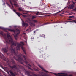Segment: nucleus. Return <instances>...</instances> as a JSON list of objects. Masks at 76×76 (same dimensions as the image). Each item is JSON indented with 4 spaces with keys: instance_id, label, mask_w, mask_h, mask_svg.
Wrapping results in <instances>:
<instances>
[{
    "instance_id": "nucleus-1",
    "label": "nucleus",
    "mask_w": 76,
    "mask_h": 76,
    "mask_svg": "<svg viewBox=\"0 0 76 76\" xmlns=\"http://www.w3.org/2000/svg\"><path fill=\"white\" fill-rule=\"evenodd\" d=\"M0 34H1L4 38L5 42L4 41V43H6V44H10V43H11V46L10 47L9 50L11 51L12 55L14 54V55L17 57H18V59H16L17 61H18L19 62H20L22 64H23V63L24 62L26 64H27L28 62L26 61L27 57H26L25 55H21V56H23V57L24 58V60L23 59L21 58V56L19 55L18 52H16L15 48L13 49V45L16 46L17 45V47L18 48V50H20V47L22 46V45L19 43L17 41H15L14 42H13V40L12 39V37L10 35L7 34V37H6V34L3 33V32L1 31L0 32Z\"/></svg>"
},
{
    "instance_id": "nucleus-2",
    "label": "nucleus",
    "mask_w": 76,
    "mask_h": 76,
    "mask_svg": "<svg viewBox=\"0 0 76 76\" xmlns=\"http://www.w3.org/2000/svg\"><path fill=\"white\" fill-rule=\"evenodd\" d=\"M0 28L1 29H3V30H5V31L8 30L9 31H10V32H14V34H15L16 32H17V34H16L14 35V36L16 40H17V39H18V35H19L20 32V30L17 28L15 30H12V29L8 28H5L1 27H0Z\"/></svg>"
},
{
    "instance_id": "nucleus-3",
    "label": "nucleus",
    "mask_w": 76,
    "mask_h": 76,
    "mask_svg": "<svg viewBox=\"0 0 76 76\" xmlns=\"http://www.w3.org/2000/svg\"><path fill=\"white\" fill-rule=\"evenodd\" d=\"M38 66L43 71L45 72L46 73H45L44 75H42V76H50V74H50V72L45 70L44 69V68L42 66H41L40 65H38Z\"/></svg>"
},
{
    "instance_id": "nucleus-4",
    "label": "nucleus",
    "mask_w": 76,
    "mask_h": 76,
    "mask_svg": "<svg viewBox=\"0 0 76 76\" xmlns=\"http://www.w3.org/2000/svg\"><path fill=\"white\" fill-rule=\"evenodd\" d=\"M26 73H27V76H37V75H35L33 73V72L30 71H26Z\"/></svg>"
},
{
    "instance_id": "nucleus-5",
    "label": "nucleus",
    "mask_w": 76,
    "mask_h": 76,
    "mask_svg": "<svg viewBox=\"0 0 76 76\" xmlns=\"http://www.w3.org/2000/svg\"><path fill=\"white\" fill-rule=\"evenodd\" d=\"M22 20V26L23 27H25V26L26 28L28 26H29V24H28L27 23H25V22H24L23 21V20Z\"/></svg>"
},
{
    "instance_id": "nucleus-6",
    "label": "nucleus",
    "mask_w": 76,
    "mask_h": 76,
    "mask_svg": "<svg viewBox=\"0 0 76 76\" xmlns=\"http://www.w3.org/2000/svg\"><path fill=\"white\" fill-rule=\"evenodd\" d=\"M72 3L73 4H72V5H69L68 7L69 9H73V8L75 6V3L73 1H72Z\"/></svg>"
},
{
    "instance_id": "nucleus-7",
    "label": "nucleus",
    "mask_w": 76,
    "mask_h": 76,
    "mask_svg": "<svg viewBox=\"0 0 76 76\" xmlns=\"http://www.w3.org/2000/svg\"><path fill=\"white\" fill-rule=\"evenodd\" d=\"M8 50H9V49L7 46L5 48H3L2 49V50L4 53H7V51H8Z\"/></svg>"
},
{
    "instance_id": "nucleus-8",
    "label": "nucleus",
    "mask_w": 76,
    "mask_h": 76,
    "mask_svg": "<svg viewBox=\"0 0 76 76\" xmlns=\"http://www.w3.org/2000/svg\"><path fill=\"white\" fill-rule=\"evenodd\" d=\"M10 67L11 69H16V70H18V68L15 65H13L12 66L10 65Z\"/></svg>"
},
{
    "instance_id": "nucleus-9",
    "label": "nucleus",
    "mask_w": 76,
    "mask_h": 76,
    "mask_svg": "<svg viewBox=\"0 0 76 76\" xmlns=\"http://www.w3.org/2000/svg\"><path fill=\"white\" fill-rule=\"evenodd\" d=\"M54 75H56V76H66V75H65V74H64V73L57 74L56 73H54Z\"/></svg>"
},
{
    "instance_id": "nucleus-10",
    "label": "nucleus",
    "mask_w": 76,
    "mask_h": 76,
    "mask_svg": "<svg viewBox=\"0 0 76 76\" xmlns=\"http://www.w3.org/2000/svg\"><path fill=\"white\" fill-rule=\"evenodd\" d=\"M1 58L2 59H3V60H5V61H7V60H8V59L7 58H6L5 57L3 56V55H2V56H1Z\"/></svg>"
},
{
    "instance_id": "nucleus-11",
    "label": "nucleus",
    "mask_w": 76,
    "mask_h": 76,
    "mask_svg": "<svg viewBox=\"0 0 76 76\" xmlns=\"http://www.w3.org/2000/svg\"><path fill=\"white\" fill-rule=\"evenodd\" d=\"M35 14L38 15H43V14L41 12H38V11H37L35 12Z\"/></svg>"
},
{
    "instance_id": "nucleus-12",
    "label": "nucleus",
    "mask_w": 76,
    "mask_h": 76,
    "mask_svg": "<svg viewBox=\"0 0 76 76\" xmlns=\"http://www.w3.org/2000/svg\"><path fill=\"white\" fill-rule=\"evenodd\" d=\"M18 67H19V68H20V69H23V71H26V69H25V68H24V67H23V66L21 65H18Z\"/></svg>"
},
{
    "instance_id": "nucleus-13",
    "label": "nucleus",
    "mask_w": 76,
    "mask_h": 76,
    "mask_svg": "<svg viewBox=\"0 0 76 76\" xmlns=\"http://www.w3.org/2000/svg\"><path fill=\"white\" fill-rule=\"evenodd\" d=\"M10 73L11 76H16V75H15V73L12 72V70H11L10 71Z\"/></svg>"
},
{
    "instance_id": "nucleus-14",
    "label": "nucleus",
    "mask_w": 76,
    "mask_h": 76,
    "mask_svg": "<svg viewBox=\"0 0 76 76\" xmlns=\"http://www.w3.org/2000/svg\"><path fill=\"white\" fill-rule=\"evenodd\" d=\"M29 23L31 26H35V24L32 22H29Z\"/></svg>"
},
{
    "instance_id": "nucleus-15",
    "label": "nucleus",
    "mask_w": 76,
    "mask_h": 76,
    "mask_svg": "<svg viewBox=\"0 0 76 76\" xmlns=\"http://www.w3.org/2000/svg\"><path fill=\"white\" fill-rule=\"evenodd\" d=\"M21 48L23 51L24 54H25L26 55V51H25V49H24V48H23V47H21Z\"/></svg>"
},
{
    "instance_id": "nucleus-16",
    "label": "nucleus",
    "mask_w": 76,
    "mask_h": 76,
    "mask_svg": "<svg viewBox=\"0 0 76 76\" xmlns=\"http://www.w3.org/2000/svg\"><path fill=\"white\" fill-rule=\"evenodd\" d=\"M16 14L17 15H18L19 17H20V15H21V14L19 12H16Z\"/></svg>"
},
{
    "instance_id": "nucleus-17",
    "label": "nucleus",
    "mask_w": 76,
    "mask_h": 76,
    "mask_svg": "<svg viewBox=\"0 0 76 76\" xmlns=\"http://www.w3.org/2000/svg\"><path fill=\"white\" fill-rule=\"evenodd\" d=\"M18 10L19 11H22V12L23 11V10H22V8L21 7H20L18 8Z\"/></svg>"
},
{
    "instance_id": "nucleus-18",
    "label": "nucleus",
    "mask_w": 76,
    "mask_h": 76,
    "mask_svg": "<svg viewBox=\"0 0 76 76\" xmlns=\"http://www.w3.org/2000/svg\"><path fill=\"white\" fill-rule=\"evenodd\" d=\"M33 70H34V71H36V72H38V71H39L38 69V68H37V69H36V68H34Z\"/></svg>"
},
{
    "instance_id": "nucleus-19",
    "label": "nucleus",
    "mask_w": 76,
    "mask_h": 76,
    "mask_svg": "<svg viewBox=\"0 0 76 76\" xmlns=\"http://www.w3.org/2000/svg\"><path fill=\"white\" fill-rule=\"evenodd\" d=\"M11 62L13 64H15V61H14L13 59H11Z\"/></svg>"
},
{
    "instance_id": "nucleus-20",
    "label": "nucleus",
    "mask_w": 76,
    "mask_h": 76,
    "mask_svg": "<svg viewBox=\"0 0 76 76\" xmlns=\"http://www.w3.org/2000/svg\"><path fill=\"white\" fill-rule=\"evenodd\" d=\"M32 22H34V23H37L38 22V21L37 20H33Z\"/></svg>"
},
{
    "instance_id": "nucleus-21",
    "label": "nucleus",
    "mask_w": 76,
    "mask_h": 76,
    "mask_svg": "<svg viewBox=\"0 0 76 76\" xmlns=\"http://www.w3.org/2000/svg\"><path fill=\"white\" fill-rule=\"evenodd\" d=\"M50 23H46L44 24L43 25H48V24H50Z\"/></svg>"
},
{
    "instance_id": "nucleus-22",
    "label": "nucleus",
    "mask_w": 76,
    "mask_h": 76,
    "mask_svg": "<svg viewBox=\"0 0 76 76\" xmlns=\"http://www.w3.org/2000/svg\"><path fill=\"white\" fill-rule=\"evenodd\" d=\"M74 18V16H69L68 18H69V19H70L71 18Z\"/></svg>"
},
{
    "instance_id": "nucleus-23",
    "label": "nucleus",
    "mask_w": 76,
    "mask_h": 76,
    "mask_svg": "<svg viewBox=\"0 0 76 76\" xmlns=\"http://www.w3.org/2000/svg\"><path fill=\"white\" fill-rule=\"evenodd\" d=\"M37 16H33L32 17V19H34L36 18H37Z\"/></svg>"
},
{
    "instance_id": "nucleus-24",
    "label": "nucleus",
    "mask_w": 76,
    "mask_h": 76,
    "mask_svg": "<svg viewBox=\"0 0 76 76\" xmlns=\"http://www.w3.org/2000/svg\"><path fill=\"white\" fill-rule=\"evenodd\" d=\"M28 68L29 69H30V70H33V69H31V68H30V67H29V66H28Z\"/></svg>"
},
{
    "instance_id": "nucleus-25",
    "label": "nucleus",
    "mask_w": 76,
    "mask_h": 76,
    "mask_svg": "<svg viewBox=\"0 0 76 76\" xmlns=\"http://www.w3.org/2000/svg\"><path fill=\"white\" fill-rule=\"evenodd\" d=\"M61 12V11H59V12H58L54 14V15H57V14L58 13H59V12Z\"/></svg>"
},
{
    "instance_id": "nucleus-26",
    "label": "nucleus",
    "mask_w": 76,
    "mask_h": 76,
    "mask_svg": "<svg viewBox=\"0 0 76 76\" xmlns=\"http://www.w3.org/2000/svg\"><path fill=\"white\" fill-rule=\"evenodd\" d=\"M6 3L8 5V6H10V4H9L7 2H6Z\"/></svg>"
},
{
    "instance_id": "nucleus-27",
    "label": "nucleus",
    "mask_w": 76,
    "mask_h": 76,
    "mask_svg": "<svg viewBox=\"0 0 76 76\" xmlns=\"http://www.w3.org/2000/svg\"><path fill=\"white\" fill-rule=\"evenodd\" d=\"M14 6H15L17 7H18V5L15 3L14 4Z\"/></svg>"
},
{
    "instance_id": "nucleus-28",
    "label": "nucleus",
    "mask_w": 76,
    "mask_h": 76,
    "mask_svg": "<svg viewBox=\"0 0 76 76\" xmlns=\"http://www.w3.org/2000/svg\"><path fill=\"white\" fill-rule=\"evenodd\" d=\"M20 43H21V44H22V45H24V43H23V42H21Z\"/></svg>"
},
{
    "instance_id": "nucleus-29",
    "label": "nucleus",
    "mask_w": 76,
    "mask_h": 76,
    "mask_svg": "<svg viewBox=\"0 0 76 76\" xmlns=\"http://www.w3.org/2000/svg\"><path fill=\"white\" fill-rule=\"evenodd\" d=\"M13 11H14V12H15V13H17V12H16V10H13Z\"/></svg>"
},
{
    "instance_id": "nucleus-30",
    "label": "nucleus",
    "mask_w": 76,
    "mask_h": 76,
    "mask_svg": "<svg viewBox=\"0 0 76 76\" xmlns=\"http://www.w3.org/2000/svg\"><path fill=\"white\" fill-rule=\"evenodd\" d=\"M10 4H11L12 6L13 7V3H12V1L11 2H10Z\"/></svg>"
},
{
    "instance_id": "nucleus-31",
    "label": "nucleus",
    "mask_w": 76,
    "mask_h": 76,
    "mask_svg": "<svg viewBox=\"0 0 76 76\" xmlns=\"http://www.w3.org/2000/svg\"><path fill=\"white\" fill-rule=\"evenodd\" d=\"M23 15H26V14H27V13L23 12Z\"/></svg>"
},
{
    "instance_id": "nucleus-32",
    "label": "nucleus",
    "mask_w": 76,
    "mask_h": 76,
    "mask_svg": "<svg viewBox=\"0 0 76 76\" xmlns=\"http://www.w3.org/2000/svg\"><path fill=\"white\" fill-rule=\"evenodd\" d=\"M23 16V17H26V15H22Z\"/></svg>"
},
{
    "instance_id": "nucleus-33",
    "label": "nucleus",
    "mask_w": 76,
    "mask_h": 76,
    "mask_svg": "<svg viewBox=\"0 0 76 76\" xmlns=\"http://www.w3.org/2000/svg\"><path fill=\"white\" fill-rule=\"evenodd\" d=\"M14 3H16V1H15V0H12Z\"/></svg>"
},
{
    "instance_id": "nucleus-34",
    "label": "nucleus",
    "mask_w": 76,
    "mask_h": 76,
    "mask_svg": "<svg viewBox=\"0 0 76 76\" xmlns=\"http://www.w3.org/2000/svg\"><path fill=\"white\" fill-rule=\"evenodd\" d=\"M39 31V30L38 29H37L35 31V32H37V31Z\"/></svg>"
},
{
    "instance_id": "nucleus-35",
    "label": "nucleus",
    "mask_w": 76,
    "mask_h": 76,
    "mask_svg": "<svg viewBox=\"0 0 76 76\" xmlns=\"http://www.w3.org/2000/svg\"><path fill=\"white\" fill-rule=\"evenodd\" d=\"M23 35H26V33H23Z\"/></svg>"
},
{
    "instance_id": "nucleus-36",
    "label": "nucleus",
    "mask_w": 76,
    "mask_h": 76,
    "mask_svg": "<svg viewBox=\"0 0 76 76\" xmlns=\"http://www.w3.org/2000/svg\"><path fill=\"white\" fill-rule=\"evenodd\" d=\"M74 10L76 12V8L74 9V10Z\"/></svg>"
},
{
    "instance_id": "nucleus-37",
    "label": "nucleus",
    "mask_w": 76,
    "mask_h": 76,
    "mask_svg": "<svg viewBox=\"0 0 76 76\" xmlns=\"http://www.w3.org/2000/svg\"><path fill=\"white\" fill-rule=\"evenodd\" d=\"M68 20H72V19H69Z\"/></svg>"
},
{
    "instance_id": "nucleus-38",
    "label": "nucleus",
    "mask_w": 76,
    "mask_h": 76,
    "mask_svg": "<svg viewBox=\"0 0 76 76\" xmlns=\"http://www.w3.org/2000/svg\"><path fill=\"white\" fill-rule=\"evenodd\" d=\"M29 65V66L30 67H32V66H31V65L30 64H28V65Z\"/></svg>"
},
{
    "instance_id": "nucleus-39",
    "label": "nucleus",
    "mask_w": 76,
    "mask_h": 76,
    "mask_svg": "<svg viewBox=\"0 0 76 76\" xmlns=\"http://www.w3.org/2000/svg\"><path fill=\"white\" fill-rule=\"evenodd\" d=\"M57 23V22H55L53 23Z\"/></svg>"
},
{
    "instance_id": "nucleus-40",
    "label": "nucleus",
    "mask_w": 76,
    "mask_h": 76,
    "mask_svg": "<svg viewBox=\"0 0 76 76\" xmlns=\"http://www.w3.org/2000/svg\"><path fill=\"white\" fill-rule=\"evenodd\" d=\"M35 31L34 32V34L35 35Z\"/></svg>"
},
{
    "instance_id": "nucleus-41",
    "label": "nucleus",
    "mask_w": 76,
    "mask_h": 76,
    "mask_svg": "<svg viewBox=\"0 0 76 76\" xmlns=\"http://www.w3.org/2000/svg\"><path fill=\"white\" fill-rule=\"evenodd\" d=\"M41 73L42 75V74L43 73V72H41Z\"/></svg>"
},
{
    "instance_id": "nucleus-42",
    "label": "nucleus",
    "mask_w": 76,
    "mask_h": 76,
    "mask_svg": "<svg viewBox=\"0 0 76 76\" xmlns=\"http://www.w3.org/2000/svg\"><path fill=\"white\" fill-rule=\"evenodd\" d=\"M13 58H15V59L16 58H15V57H14Z\"/></svg>"
},
{
    "instance_id": "nucleus-43",
    "label": "nucleus",
    "mask_w": 76,
    "mask_h": 76,
    "mask_svg": "<svg viewBox=\"0 0 76 76\" xmlns=\"http://www.w3.org/2000/svg\"><path fill=\"white\" fill-rule=\"evenodd\" d=\"M10 0V2H11L12 1L11 0Z\"/></svg>"
},
{
    "instance_id": "nucleus-44",
    "label": "nucleus",
    "mask_w": 76,
    "mask_h": 76,
    "mask_svg": "<svg viewBox=\"0 0 76 76\" xmlns=\"http://www.w3.org/2000/svg\"><path fill=\"white\" fill-rule=\"evenodd\" d=\"M57 11V10H55V11H54V12H56Z\"/></svg>"
},
{
    "instance_id": "nucleus-45",
    "label": "nucleus",
    "mask_w": 76,
    "mask_h": 76,
    "mask_svg": "<svg viewBox=\"0 0 76 76\" xmlns=\"http://www.w3.org/2000/svg\"><path fill=\"white\" fill-rule=\"evenodd\" d=\"M0 56H1V53H0Z\"/></svg>"
},
{
    "instance_id": "nucleus-46",
    "label": "nucleus",
    "mask_w": 76,
    "mask_h": 76,
    "mask_svg": "<svg viewBox=\"0 0 76 76\" xmlns=\"http://www.w3.org/2000/svg\"><path fill=\"white\" fill-rule=\"evenodd\" d=\"M3 4H4V5H5V3H4Z\"/></svg>"
},
{
    "instance_id": "nucleus-47",
    "label": "nucleus",
    "mask_w": 76,
    "mask_h": 76,
    "mask_svg": "<svg viewBox=\"0 0 76 76\" xmlns=\"http://www.w3.org/2000/svg\"><path fill=\"white\" fill-rule=\"evenodd\" d=\"M47 47H46V49H47Z\"/></svg>"
},
{
    "instance_id": "nucleus-48",
    "label": "nucleus",
    "mask_w": 76,
    "mask_h": 76,
    "mask_svg": "<svg viewBox=\"0 0 76 76\" xmlns=\"http://www.w3.org/2000/svg\"><path fill=\"white\" fill-rule=\"evenodd\" d=\"M69 0H68V3H69Z\"/></svg>"
},
{
    "instance_id": "nucleus-49",
    "label": "nucleus",
    "mask_w": 76,
    "mask_h": 76,
    "mask_svg": "<svg viewBox=\"0 0 76 76\" xmlns=\"http://www.w3.org/2000/svg\"><path fill=\"white\" fill-rule=\"evenodd\" d=\"M53 20H51V21H53Z\"/></svg>"
},
{
    "instance_id": "nucleus-50",
    "label": "nucleus",
    "mask_w": 76,
    "mask_h": 76,
    "mask_svg": "<svg viewBox=\"0 0 76 76\" xmlns=\"http://www.w3.org/2000/svg\"><path fill=\"white\" fill-rule=\"evenodd\" d=\"M44 55H45V54H44Z\"/></svg>"
},
{
    "instance_id": "nucleus-51",
    "label": "nucleus",
    "mask_w": 76,
    "mask_h": 76,
    "mask_svg": "<svg viewBox=\"0 0 76 76\" xmlns=\"http://www.w3.org/2000/svg\"><path fill=\"white\" fill-rule=\"evenodd\" d=\"M1 67H2V65H1Z\"/></svg>"
},
{
    "instance_id": "nucleus-52",
    "label": "nucleus",
    "mask_w": 76,
    "mask_h": 76,
    "mask_svg": "<svg viewBox=\"0 0 76 76\" xmlns=\"http://www.w3.org/2000/svg\"><path fill=\"white\" fill-rule=\"evenodd\" d=\"M31 39H32V38H31Z\"/></svg>"
},
{
    "instance_id": "nucleus-53",
    "label": "nucleus",
    "mask_w": 76,
    "mask_h": 76,
    "mask_svg": "<svg viewBox=\"0 0 76 76\" xmlns=\"http://www.w3.org/2000/svg\"><path fill=\"white\" fill-rule=\"evenodd\" d=\"M56 26H55V27Z\"/></svg>"
},
{
    "instance_id": "nucleus-54",
    "label": "nucleus",
    "mask_w": 76,
    "mask_h": 76,
    "mask_svg": "<svg viewBox=\"0 0 76 76\" xmlns=\"http://www.w3.org/2000/svg\"><path fill=\"white\" fill-rule=\"evenodd\" d=\"M75 1H76V0H75Z\"/></svg>"
},
{
    "instance_id": "nucleus-55",
    "label": "nucleus",
    "mask_w": 76,
    "mask_h": 76,
    "mask_svg": "<svg viewBox=\"0 0 76 76\" xmlns=\"http://www.w3.org/2000/svg\"><path fill=\"white\" fill-rule=\"evenodd\" d=\"M1 75H0V76Z\"/></svg>"
},
{
    "instance_id": "nucleus-56",
    "label": "nucleus",
    "mask_w": 76,
    "mask_h": 76,
    "mask_svg": "<svg viewBox=\"0 0 76 76\" xmlns=\"http://www.w3.org/2000/svg\"><path fill=\"white\" fill-rule=\"evenodd\" d=\"M32 39H34V38H33Z\"/></svg>"
}]
</instances>
